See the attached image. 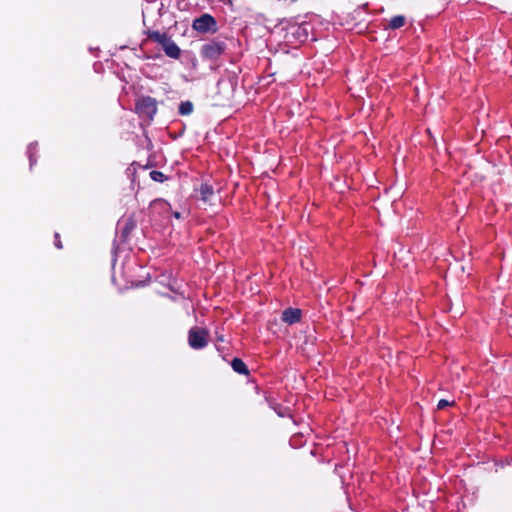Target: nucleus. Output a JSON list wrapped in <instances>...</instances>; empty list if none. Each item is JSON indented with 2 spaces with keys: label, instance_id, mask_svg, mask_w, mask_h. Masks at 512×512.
Masks as SVG:
<instances>
[{
  "label": "nucleus",
  "instance_id": "f257e3e1",
  "mask_svg": "<svg viewBox=\"0 0 512 512\" xmlns=\"http://www.w3.org/2000/svg\"><path fill=\"white\" fill-rule=\"evenodd\" d=\"M147 36L150 40L158 43L165 54L173 59H179L181 50L167 33H161L158 30L148 31Z\"/></svg>",
  "mask_w": 512,
  "mask_h": 512
},
{
  "label": "nucleus",
  "instance_id": "f03ea898",
  "mask_svg": "<svg viewBox=\"0 0 512 512\" xmlns=\"http://www.w3.org/2000/svg\"><path fill=\"white\" fill-rule=\"evenodd\" d=\"M135 111L140 118L152 121L157 113V101L150 96H142L135 103Z\"/></svg>",
  "mask_w": 512,
  "mask_h": 512
},
{
  "label": "nucleus",
  "instance_id": "7ed1b4c3",
  "mask_svg": "<svg viewBox=\"0 0 512 512\" xmlns=\"http://www.w3.org/2000/svg\"><path fill=\"white\" fill-rule=\"evenodd\" d=\"M226 50V43L219 39H213L201 46V57L206 60H217Z\"/></svg>",
  "mask_w": 512,
  "mask_h": 512
},
{
  "label": "nucleus",
  "instance_id": "20e7f679",
  "mask_svg": "<svg viewBox=\"0 0 512 512\" xmlns=\"http://www.w3.org/2000/svg\"><path fill=\"white\" fill-rule=\"evenodd\" d=\"M209 332L207 329L194 326L188 331V344L192 349L200 350L207 346Z\"/></svg>",
  "mask_w": 512,
  "mask_h": 512
},
{
  "label": "nucleus",
  "instance_id": "39448f33",
  "mask_svg": "<svg viewBox=\"0 0 512 512\" xmlns=\"http://www.w3.org/2000/svg\"><path fill=\"white\" fill-rule=\"evenodd\" d=\"M192 28L196 30L199 33H211L214 34L218 30L216 19L208 14L205 13L201 15L200 17L194 19Z\"/></svg>",
  "mask_w": 512,
  "mask_h": 512
},
{
  "label": "nucleus",
  "instance_id": "423d86ee",
  "mask_svg": "<svg viewBox=\"0 0 512 512\" xmlns=\"http://www.w3.org/2000/svg\"><path fill=\"white\" fill-rule=\"evenodd\" d=\"M302 312L298 308L289 307L282 312L281 319L283 322L292 325L301 320Z\"/></svg>",
  "mask_w": 512,
  "mask_h": 512
},
{
  "label": "nucleus",
  "instance_id": "0eeeda50",
  "mask_svg": "<svg viewBox=\"0 0 512 512\" xmlns=\"http://www.w3.org/2000/svg\"><path fill=\"white\" fill-rule=\"evenodd\" d=\"M137 226V220L134 214L129 215L127 218L123 220V227L121 230V238L123 241H126L131 235L132 231Z\"/></svg>",
  "mask_w": 512,
  "mask_h": 512
},
{
  "label": "nucleus",
  "instance_id": "6e6552de",
  "mask_svg": "<svg viewBox=\"0 0 512 512\" xmlns=\"http://www.w3.org/2000/svg\"><path fill=\"white\" fill-rule=\"evenodd\" d=\"M201 200H203L205 203L211 202L213 196H214V189L209 184H202L199 189Z\"/></svg>",
  "mask_w": 512,
  "mask_h": 512
},
{
  "label": "nucleus",
  "instance_id": "1a4fd4ad",
  "mask_svg": "<svg viewBox=\"0 0 512 512\" xmlns=\"http://www.w3.org/2000/svg\"><path fill=\"white\" fill-rule=\"evenodd\" d=\"M231 366H232L233 370L238 374H241V375L249 374V369H248L247 365L240 358H234L231 361Z\"/></svg>",
  "mask_w": 512,
  "mask_h": 512
},
{
  "label": "nucleus",
  "instance_id": "9d476101",
  "mask_svg": "<svg viewBox=\"0 0 512 512\" xmlns=\"http://www.w3.org/2000/svg\"><path fill=\"white\" fill-rule=\"evenodd\" d=\"M194 105L191 101H182L179 105L178 112L181 116H188L193 112Z\"/></svg>",
  "mask_w": 512,
  "mask_h": 512
},
{
  "label": "nucleus",
  "instance_id": "9b49d317",
  "mask_svg": "<svg viewBox=\"0 0 512 512\" xmlns=\"http://www.w3.org/2000/svg\"><path fill=\"white\" fill-rule=\"evenodd\" d=\"M405 22H406V19L404 16L396 15L391 18L388 26H389V28L395 30V29H399V28L403 27L405 25Z\"/></svg>",
  "mask_w": 512,
  "mask_h": 512
},
{
  "label": "nucleus",
  "instance_id": "f8f14e48",
  "mask_svg": "<svg viewBox=\"0 0 512 512\" xmlns=\"http://www.w3.org/2000/svg\"><path fill=\"white\" fill-rule=\"evenodd\" d=\"M150 178L153 181L159 182V183H163L164 181L167 180V177L161 171H157V170H153L150 172Z\"/></svg>",
  "mask_w": 512,
  "mask_h": 512
},
{
  "label": "nucleus",
  "instance_id": "ddd939ff",
  "mask_svg": "<svg viewBox=\"0 0 512 512\" xmlns=\"http://www.w3.org/2000/svg\"><path fill=\"white\" fill-rule=\"evenodd\" d=\"M455 404L454 401H448L446 399H440L437 404V409L442 410L448 406H453Z\"/></svg>",
  "mask_w": 512,
  "mask_h": 512
},
{
  "label": "nucleus",
  "instance_id": "4468645a",
  "mask_svg": "<svg viewBox=\"0 0 512 512\" xmlns=\"http://www.w3.org/2000/svg\"><path fill=\"white\" fill-rule=\"evenodd\" d=\"M55 241H54V244L55 246L58 248V249H62L63 248V244H62V241L60 239V235L59 233H55Z\"/></svg>",
  "mask_w": 512,
  "mask_h": 512
},
{
  "label": "nucleus",
  "instance_id": "2eb2a0df",
  "mask_svg": "<svg viewBox=\"0 0 512 512\" xmlns=\"http://www.w3.org/2000/svg\"><path fill=\"white\" fill-rule=\"evenodd\" d=\"M152 205H161V206H164V205H167L168 203L162 199H155L152 203Z\"/></svg>",
  "mask_w": 512,
  "mask_h": 512
},
{
  "label": "nucleus",
  "instance_id": "dca6fc26",
  "mask_svg": "<svg viewBox=\"0 0 512 512\" xmlns=\"http://www.w3.org/2000/svg\"><path fill=\"white\" fill-rule=\"evenodd\" d=\"M174 217L179 219L181 217V214L179 212H174Z\"/></svg>",
  "mask_w": 512,
  "mask_h": 512
},
{
  "label": "nucleus",
  "instance_id": "f3484780",
  "mask_svg": "<svg viewBox=\"0 0 512 512\" xmlns=\"http://www.w3.org/2000/svg\"><path fill=\"white\" fill-rule=\"evenodd\" d=\"M217 339H218V341H224L222 336H219Z\"/></svg>",
  "mask_w": 512,
  "mask_h": 512
}]
</instances>
